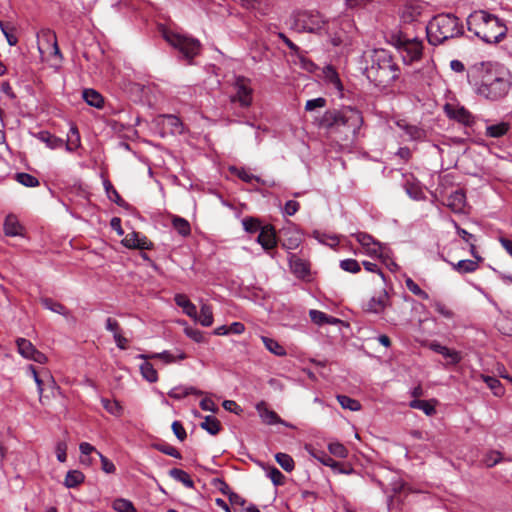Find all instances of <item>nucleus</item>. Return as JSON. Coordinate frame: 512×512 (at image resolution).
I'll use <instances>...</instances> for the list:
<instances>
[{
  "label": "nucleus",
  "instance_id": "nucleus-1",
  "mask_svg": "<svg viewBox=\"0 0 512 512\" xmlns=\"http://www.w3.org/2000/svg\"><path fill=\"white\" fill-rule=\"evenodd\" d=\"M479 81L474 83L475 93L489 101L504 99L512 86V75L508 69L497 64H482L477 68Z\"/></svg>",
  "mask_w": 512,
  "mask_h": 512
},
{
  "label": "nucleus",
  "instance_id": "nucleus-2",
  "mask_svg": "<svg viewBox=\"0 0 512 512\" xmlns=\"http://www.w3.org/2000/svg\"><path fill=\"white\" fill-rule=\"evenodd\" d=\"M362 124L361 112L350 106L327 110L320 119V126L328 133L338 135L342 141L354 137Z\"/></svg>",
  "mask_w": 512,
  "mask_h": 512
},
{
  "label": "nucleus",
  "instance_id": "nucleus-3",
  "mask_svg": "<svg viewBox=\"0 0 512 512\" xmlns=\"http://www.w3.org/2000/svg\"><path fill=\"white\" fill-rule=\"evenodd\" d=\"M364 73L376 87L386 89L398 79L400 70L389 51L375 49L370 55V64Z\"/></svg>",
  "mask_w": 512,
  "mask_h": 512
},
{
  "label": "nucleus",
  "instance_id": "nucleus-4",
  "mask_svg": "<svg viewBox=\"0 0 512 512\" xmlns=\"http://www.w3.org/2000/svg\"><path fill=\"white\" fill-rule=\"evenodd\" d=\"M467 28L483 42L489 44L499 43L507 33L503 20L484 10L474 11L468 16Z\"/></svg>",
  "mask_w": 512,
  "mask_h": 512
},
{
  "label": "nucleus",
  "instance_id": "nucleus-5",
  "mask_svg": "<svg viewBox=\"0 0 512 512\" xmlns=\"http://www.w3.org/2000/svg\"><path fill=\"white\" fill-rule=\"evenodd\" d=\"M426 30L428 41L432 45L442 44L446 40L459 37L464 33L460 19L450 13L434 16L429 21Z\"/></svg>",
  "mask_w": 512,
  "mask_h": 512
},
{
  "label": "nucleus",
  "instance_id": "nucleus-6",
  "mask_svg": "<svg viewBox=\"0 0 512 512\" xmlns=\"http://www.w3.org/2000/svg\"><path fill=\"white\" fill-rule=\"evenodd\" d=\"M162 34L163 38L177 49L184 58L192 60L199 54L201 48L199 40L169 30H164Z\"/></svg>",
  "mask_w": 512,
  "mask_h": 512
},
{
  "label": "nucleus",
  "instance_id": "nucleus-7",
  "mask_svg": "<svg viewBox=\"0 0 512 512\" xmlns=\"http://www.w3.org/2000/svg\"><path fill=\"white\" fill-rule=\"evenodd\" d=\"M294 25L299 32L316 33L325 25V20L318 12L303 11L294 14Z\"/></svg>",
  "mask_w": 512,
  "mask_h": 512
},
{
  "label": "nucleus",
  "instance_id": "nucleus-8",
  "mask_svg": "<svg viewBox=\"0 0 512 512\" xmlns=\"http://www.w3.org/2000/svg\"><path fill=\"white\" fill-rule=\"evenodd\" d=\"M234 94L231 95V102L239 103L242 108L251 106L253 100V89L250 79L244 76H236L232 84Z\"/></svg>",
  "mask_w": 512,
  "mask_h": 512
},
{
  "label": "nucleus",
  "instance_id": "nucleus-9",
  "mask_svg": "<svg viewBox=\"0 0 512 512\" xmlns=\"http://www.w3.org/2000/svg\"><path fill=\"white\" fill-rule=\"evenodd\" d=\"M396 45L403 53L404 62L412 63L421 58L422 42L416 38L409 39L401 35L397 38Z\"/></svg>",
  "mask_w": 512,
  "mask_h": 512
},
{
  "label": "nucleus",
  "instance_id": "nucleus-10",
  "mask_svg": "<svg viewBox=\"0 0 512 512\" xmlns=\"http://www.w3.org/2000/svg\"><path fill=\"white\" fill-rule=\"evenodd\" d=\"M444 112L448 118L466 126H471L474 123V116L464 106L446 103L444 105Z\"/></svg>",
  "mask_w": 512,
  "mask_h": 512
},
{
  "label": "nucleus",
  "instance_id": "nucleus-11",
  "mask_svg": "<svg viewBox=\"0 0 512 512\" xmlns=\"http://www.w3.org/2000/svg\"><path fill=\"white\" fill-rule=\"evenodd\" d=\"M138 359L149 360V359H160L165 364H171L177 361H181L187 358L185 352L178 350L177 354H172L169 351H163L160 353H152V354H139L137 356Z\"/></svg>",
  "mask_w": 512,
  "mask_h": 512
},
{
  "label": "nucleus",
  "instance_id": "nucleus-12",
  "mask_svg": "<svg viewBox=\"0 0 512 512\" xmlns=\"http://www.w3.org/2000/svg\"><path fill=\"white\" fill-rule=\"evenodd\" d=\"M390 306L389 295L383 290L378 297H372L365 306V311L375 314L384 312L386 307Z\"/></svg>",
  "mask_w": 512,
  "mask_h": 512
},
{
  "label": "nucleus",
  "instance_id": "nucleus-13",
  "mask_svg": "<svg viewBox=\"0 0 512 512\" xmlns=\"http://www.w3.org/2000/svg\"><path fill=\"white\" fill-rule=\"evenodd\" d=\"M122 243L127 248H136L140 250L151 249L153 244L145 236L140 237L139 233L131 232L127 234Z\"/></svg>",
  "mask_w": 512,
  "mask_h": 512
},
{
  "label": "nucleus",
  "instance_id": "nucleus-14",
  "mask_svg": "<svg viewBox=\"0 0 512 512\" xmlns=\"http://www.w3.org/2000/svg\"><path fill=\"white\" fill-rule=\"evenodd\" d=\"M257 242L265 249L270 250L277 244L276 233L272 225L263 226L257 237Z\"/></svg>",
  "mask_w": 512,
  "mask_h": 512
},
{
  "label": "nucleus",
  "instance_id": "nucleus-15",
  "mask_svg": "<svg viewBox=\"0 0 512 512\" xmlns=\"http://www.w3.org/2000/svg\"><path fill=\"white\" fill-rule=\"evenodd\" d=\"M289 266H290L292 273L297 278L304 279L310 274L309 264L305 260L299 258L295 254H290Z\"/></svg>",
  "mask_w": 512,
  "mask_h": 512
},
{
  "label": "nucleus",
  "instance_id": "nucleus-16",
  "mask_svg": "<svg viewBox=\"0 0 512 512\" xmlns=\"http://www.w3.org/2000/svg\"><path fill=\"white\" fill-rule=\"evenodd\" d=\"M37 385V390L39 393V401L43 403V392L45 390V387H48L53 392L55 389H58V386L56 385V382L49 371L44 370L42 372V376L36 377L34 380Z\"/></svg>",
  "mask_w": 512,
  "mask_h": 512
},
{
  "label": "nucleus",
  "instance_id": "nucleus-17",
  "mask_svg": "<svg viewBox=\"0 0 512 512\" xmlns=\"http://www.w3.org/2000/svg\"><path fill=\"white\" fill-rule=\"evenodd\" d=\"M454 213H461L464 211L466 205V196L462 190H456L447 197L446 204Z\"/></svg>",
  "mask_w": 512,
  "mask_h": 512
},
{
  "label": "nucleus",
  "instance_id": "nucleus-18",
  "mask_svg": "<svg viewBox=\"0 0 512 512\" xmlns=\"http://www.w3.org/2000/svg\"><path fill=\"white\" fill-rule=\"evenodd\" d=\"M256 410L264 423L273 425L281 422L280 417L276 412L270 410L264 401L259 402L256 405Z\"/></svg>",
  "mask_w": 512,
  "mask_h": 512
},
{
  "label": "nucleus",
  "instance_id": "nucleus-19",
  "mask_svg": "<svg viewBox=\"0 0 512 512\" xmlns=\"http://www.w3.org/2000/svg\"><path fill=\"white\" fill-rule=\"evenodd\" d=\"M429 348L432 351H434V352H436L438 354H441L445 358L450 359V363H452V364H457L461 360V356H460L459 352H457L455 350H451V349L447 348L446 346L441 345L440 343H438L436 341L431 342L429 344Z\"/></svg>",
  "mask_w": 512,
  "mask_h": 512
},
{
  "label": "nucleus",
  "instance_id": "nucleus-20",
  "mask_svg": "<svg viewBox=\"0 0 512 512\" xmlns=\"http://www.w3.org/2000/svg\"><path fill=\"white\" fill-rule=\"evenodd\" d=\"M175 303L183 309V312L196 320L197 318V309L196 306L188 299V297L184 294H176L174 297Z\"/></svg>",
  "mask_w": 512,
  "mask_h": 512
},
{
  "label": "nucleus",
  "instance_id": "nucleus-21",
  "mask_svg": "<svg viewBox=\"0 0 512 512\" xmlns=\"http://www.w3.org/2000/svg\"><path fill=\"white\" fill-rule=\"evenodd\" d=\"M320 461L325 466L331 467L332 470L336 473L351 474L353 472V468L350 464L335 461L333 458H331L328 455H325L323 458L320 459Z\"/></svg>",
  "mask_w": 512,
  "mask_h": 512
},
{
  "label": "nucleus",
  "instance_id": "nucleus-22",
  "mask_svg": "<svg viewBox=\"0 0 512 512\" xmlns=\"http://www.w3.org/2000/svg\"><path fill=\"white\" fill-rule=\"evenodd\" d=\"M23 227L14 215H8L4 222V231L7 236L22 235Z\"/></svg>",
  "mask_w": 512,
  "mask_h": 512
},
{
  "label": "nucleus",
  "instance_id": "nucleus-23",
  "mask_svg": "<svg viewBox=\"0 0 512 512\" xmlns=\"http://www.w3.org/2000/svg\"><path fill=\"white\" fill-rule=\"evenodd\" d=\"M103 185L107 197L110 201L114 202L115 204L122 208H128V203L124 199H122L118 191L114 188L113 184L108 179L103 181Z\"/></svg>",
  "mask_w": 512,
  "mask_h": 512
},
{
  "label": "nucleus",
  "instance_id": "nucleus-24",
  "mask_svg": "<svg viewBox=\"0 0 512 512\" xmlns=\"http://www.w3.org/2000/svg\"><path fill=\"white\" fill-rule=\"evenodd\" d=\"M41 304L48 310L58 313L60 315H63L67 317L69 315V310L60 302L53 300L49 297H42L40 299Z\"/></svg>",
  "mask_w": 512,
  "mask_h": 512
},
{
  "label": "nucleus",
  "instance_id": "nucleus-25",
  "mask_svg": "<svg viewBox=\"0 0 512 512\" xmlns=\"http://www.w3.org/2000/svg\"><path fill=\"white\" fill-rule=\"evenodd\" d=\"M85 480V475L80 470H70L67 472L64 485L67 488H76Z\"/></svg>",
  "mask_w": 512,
  "mask_h": 512
},
{
  "label": "nucleus",
  "instance_id": "nucleus-26",
  "mask_svg": "<svg viewBox=\"0 0 512 512\" xmlns=\"http://www.w3.org/2000/svg\"><path fill=\"white\" fill-rule=\"evenodd\" d=\"M83 99L88 105L95 108H101L104 104L102 95L94 89H85L83 91Z\"/></svg>",
  "mask_w": 512,
  "mask_h": 512
},
{
  "label": "nucleus",
  "instance_id": "nucleus-27",
  "mask_svg": "<svg viewBox=\"0 0 512 512\" xmlns=\"http://www.w3.org/2000/svg\"><path fill=\"white\" fill-rule=\"evenodd\" d=\"M409 406L414 409L422 410L427 416H432L436 413L435 401L414 399L409 403Z\"/></svg>",
  "mask_w": 512,
  "mask_h": 512
},
{
  "label": "nucleus",
  "instance_id": "nucleus-28",
  "mask_svg": "<svg viewBox=\"0 0 512 512\" xmlns=\"http://www.w3.org/2000/svg\"><path fill=\"white\" fill-rule=\"evenodd\" d=\"M169 475L176 481L181 482L187 488H194V481L190 475L179 468H172L169 470Z\"/></svg>",
  "mask_w": 512,
  "mask_h": 512
},
{
  "label": "nucleus",
  "instance_id": "nucleus-29",
  "mask_svg": "<svg viewBox=\"0 0 512 512\" xmlns=\"http://www.w3.org/2000/svg\"><path fill=\"white\" fill-rule=\"evenodd\" d=\"M162 118V124L165 127H168L170 130V133H182L183 125L180 119L175 115H163Z\"/></svg>",
  "mask_w": 512,
  "mask_h": 512
},
{
  "label": "nucleus",
  "instance_id": "nucleus-30",
  "mask_svg": "<svg viewBox=\"0 0 512 512\" xmlns=\"http://www.w3.org/2000/svg\"><path fill=\"white\" fill-rule=\"evenodd\" d=\"M38 138L46 143V145L51 149H56L62 147L65 143L64 140L61 138H58L48 131H41L38 134Z\"/></svg>",
  "mask_w": 512,
  "mask_h": 512
},
{
  "label": "nucleus",
  "instance_id": "nucleus-31",
  "mask_svg": "<svg viewBox=\"0 0 512 512\" xmlns=\"http://www.w3.org/2000/svg\"><path fill=\"white\" fill-rule=\"evenodd\" d=\"M200 427L211 435H217L221 430V423L214 416H206Z\"/></svg>",
  "mask_w": 512,
  "mask_h": 512
},
{
  "label": "nucleus",
  "instance_id": "nucleus-32",
  "mask_svg": "<svg viewBox=\"0 0 512 512\" xmlns=\"http://www.w3.org/2000/svg\"><path fill=\"white\" fill-rule=\"evenodd\" d=\"M510 128L509 123L500 122L486 127V135L492 138H499L504 136Z\"/></svg>",
  "mask_w": 512,
  "mask_h": 512
},
{
  "label": "nucleus",
  "instance_id": "nucleus-33",
  "mask_svg": "<svg viewBox=\"0 0 512 512\" xmlns=\"http://www.w3.org/2000/svg\"><path fill=\"white\" fill-rule=\"evenodd\" d=\"M18 352L26 359H30L35 352V346L25 338H18L16 340Z\"/></svg>",
  "mask_w": 512,
  "mask_h": 512
},
{
  "label": "nucleus",
  "instance_id": "nucleus-34",
  "mask_svg": "<svg viewBox=\"0 0 512 512\" xmlns=\"http://www.w3.org/2000/svg\"><path fill=\"white\" fill-rule=\"evenodd\" d=\"M140 372L144 379H146L150 383H155L158 380V373L153 365L145 360L140 365Z\"/></svg>",
  "mask_w": 512,
  "mask_h": 512
},
{
  "label": "nucleus",
  "instance_id": "nucleus-35",
  "mask_svg": "<svg viewBox=\"0 0 512 512\" xmlns=\"http://www.w3.org/2000/svg\"><path fill=\"white\" fill-rule=\"evenodd\" d=\"M263 344L265 345L266 349L269 350L271 353H273L276 356H285L286 350L285 348L280 345L276 340L262 336L261 337Z\"/></svg>",
  "mask_w": 512,
  "mask_h": 512
},
{
  "label": "nucleus",
  "instance_id": "nucleus-36",
  "mask_svg": "<svg viewBox=\"0 0 512 512\" xmlns=\"http://www.w3.org/2000/svg\"><path fill=\"white\" fill-rule=\"evenodd\" d=\"M204 327H209L213 324L212 307L207 304H202L200 308V315L196 318Z\"/></svg>",
  "mask_w": 512,
  "mask_h": 512
},
{
  "label": "nucleus",
  "instance_id": "nucleus-37",
  "mask_svg": "<svg viewBox=\"0 0 512 512\" xmlns=\"http://www.w3.org/2000/svg\"><path fill=\"white\" fill-rule=\"evenodd\" d=\"M454 270L461 274L471 273L477 270L478 263L473 260H460L457 263H451Z\"/></svg>",
  "mask_w": 512,
  "mask_h": 512
},
{
  "label": "nucleus",
  "instance_id": "nucleus-38",
  "mask_svg": "<svg viewBox=\"0 0 512 512\" xmlns=\"http://www.w3.org/2000/svg\"><path fill=\"white\" fill-rule=\"evenodd\" d=\"M172 226L181 236L185 237L191 233L190 223L182 217L174 216L172 219Z\"/></svg>",
  "mask_w": 512,
  "mask_h": 512
},
{
  "label": "nucleus",
  "instance_id": "nucleus-39",
  "mask_svg": "<svg viewBox=\"0 0 512 512\" xmlns=\"http://www.w3.org/2000/svg\"><path fill=\"white\" fill-rule=\"evenodd\" d=\"M337 400L343 409H348L350 411H359L361 409L360 402L349 396L338 395Z\"/></svg>",
  "mask_w": 512,
  "mask_h": 512
},
{
  "label": "nucleus",
  "instance_id": "nucleus-40",
  "mask_svg": "<svg viewBox=\"0 0 512 512\" xmlns=\"http://www.w3.org/2000/svg\"><path fill=\"white\" fill-rule=\"evenodd\" d=\"M0 29L10 46H15L18 43V38L14 34L15 28L13 25L0 20Z\"/></svg>",
  "mask_w": 512,
  "mask_h": 512
},
{
  "label": "nucleus",
  "instance_id": "nucleus-41",
  "mask_svg": "<svg viewBox=\"0 0 512 512\" xmlns=\"http://www.w3.org/2000/svg\"><path fill=\"white\" fill-rule=\"evenodd\" d=\"M275 460L286 472H291L294 469L295 463L289 454L279 452L275 455Z\"/></svg>",
  "mask_w": 512,
  "mask_h": 512
},
{
  "label": "nucleus",
  "instance_id": "nucleus-42",
  "mask_svg": "<svg viewBox=\"0 0 512 512\" xmlns=\"http://www.w3.org/2000/svg\"><path fill=\"white\" fill-rule=\"evenodd\" d=\"M80 145V135L76 126H72L70 128L68 134V141L65 143L66 149L68 151H73L78 148Z\"/></svg>",
  "mask_w": 512,
  "mask_h": 512
},
{
  "label": "nucleus",
  "instance_id": "nucleus-43",
  "mask_svg": "<svg viewBox=\"0 0 512 512\" xmlns=\"http://www.w3.org/2000/svg\"><path fill=\"white\" fill-rule=\"evenodd\" d=\"M112 507L117 512H137L133 503L123 498L114 500Z\"/></svg>",
  "mask_w": 512,
  "mask_h": 512
},
{
  "label": "nucleus",
  "instance_id": "nucleus-44",
  "mask_svg": "<svg viewBox=\"0 0 512 512\" xmlns=\"http://www.w3.org/2000/svg\"><path fill=\"white\" fill-rule=\"evenodd\" d=\"M398 126L405 130L411 140H420L424 137V131L417 126L398 123Z\"/></svg>",
  "mask_w": 512,
  "mask_h": 512
},
{
  "label": "nucleus",
  "instance_id": "nucleus-45",
  "mask_svg": "<svg viewBox=\"0 0 512 512\" xmlns=\"http://www.w3.org/2000/svg\"><path fill=\"white\" fill-rule=\"evenodd\" d=\"M103 407L107 412L114 416H120L122 414L123 408L120 403L116 400L102 399Z\"/></svg>",
  "mask_w": 512,
  "mask_h": 512
},
{
  "label": "nucleus",
  "instance_id": "nucleus-46",
  "mask_svg": "<svg viewBox=\"0 0 512 512\" xmlns=\"http://www.w3.org/2000/svg\"><path fill=\"white\" fill-rule=\"evenodd\" d=\"M16 180L26 187H36L39 185V180L35 176L24 172L17 173Z\"/></svg>",
  "mask_w": 512,
  "mask_h": 512
},
{
  "label": "nucleus",
  "instance_id": "nucleus-47",
  "mask_svg": "<svg viewBox=\"0 0 512 512\" xmlns=\"http://www.w3.org/2000/svg\"><path fill=\"white\" fill-rule=\"evenodd\" d=\"M483 379L488 387L493 391L495 396L503 395L504 389L497 378L492 376H483Z\"/></svg>",
  "mask_w": 512,
  "mask_h": 512
},
{
  "label": "nucleus",
  "instance_id": "nucleus-48",
  "mask_svg": "<svg viewBox=\"0 0 512 512\" xmlns=\"http://www.w3.org/2000/svg\"><path fill=\"white\" fill-rule=\"evenodd\" d=\"M153 447L163 454L169 455V456L177 458V459L182 458L180 452L175 447H173L169 444L158 443V444H154Z\"/></svg>",
  "mask_w": 512,
  "mask_h": 512
},
{
  "label": "nucleus",
  "instance_id": "nucleus-49",
  "mask_svg": "<svg viewBox=\"0 0 512 512\" xmlns=\"http://www.w3.org/2000/svg\"><path fill=\"white\" fill-rule=\"evenodd\" d=\"M242 224L244 230L248 233H255L258 230H261V223L257 218L254 217H246L242 220Z\"/></svg>",
  "mask_w": 512,
  "mask_h": 512
},
{
  "label": "nucleus",
  "instance_id": "nucleus-50",
  "mask_svg": "<svg viewBox=\"0 0 512 512\" xmlns=\"http://www.w3.org/2000/svg\"><path fill=\"white\" fill-rule=\"evenodd\" d=\"M328 450L332 455L339 458H346L348 456V450L339 442L330 443L328 445Z\"/></svg>",
  "mask_w": 512,
  "mask_h": 512
},
{
  "label": "nucleus",
  "instance_id": "nucleus-51",
  "mask_svg": "<svg viewBox=\"0 0 512 512\" xmlns=\"http://www.w3.org/2000/svg\"><path fill=\"white\" fill-rule=\"evenodd\" d=\"M340 267L349 273H358L361 270L360 264L355 259H345L340 261Z\"/></svg>",
  "mask_w": 512,
  "mask_h": 512
},
{
  "label": "nucleus",
  "instance_id": "nucleus-52",
  "mask_svg": "<svg viewBox=\"0 0 512 512\" xmlns=\"http://www.w3.org/2000/svg\"><path fill=\"white\" fill-rule=\"evenodd\" d=\"M483 461L487 467H493L502 461V454L499 451L492 450L485 455Z\"/></svg>",
  "mask_w": 512,
  "mask_h": 512
},
{
  "label": "nucleus",
  "instance_id": "nucleus-53",
  "mask_svg": "<svg viewBox=\"0 0 512 512\" xmlns=\"http://www.w3.org/2000/svg\"><path fill=\"white\" fill-rule=\"evenodd\" d=\"M268 477L275 486H282L285 483V476L276 467H271L268 471Z\"/></svg>",
  "mask_w": 512,
  "mask_h": 512
},
{
  "label": "nucleus",
  "instance_id": "nucleus-54",
  "mask_svg": "<svg viewBox=\"0 0 512 512\" xmlns=\"http://www.w3.org/2000/svg\"><path fill=\"white\" fill-rule=\"evenodd\" d=\"M326 106V99L323 97H318L315 99H310L306 102L305 110L306 111H314L317 108H324Z\"/></svg>",
  "mask_w": 512,
  "mask_h": 512
},
{
  "label": "nucleus",
  "instance_id": "nucleus-55",
  "mask_svg": "<svg viewBox=\"0 0 512 512\" xmlns=\"http://www.w3.org/2000/svg\"><path fill=\"white\" fill-rule=\"evenodd\" d=\"M382 249H383L382 244L377 240H374L373 242H371V245H369L368 247L365 248L366 252L369 255L376 256L379 258L383 257Z\"/></svg>",
  "mask_w": 512,
  "mask_h": 512
},
{
  "label": "nucleus",
  "instance_id": "nucleus-56",
  "mask_svg": "<svg viewBox=\"0 0 512 512\" xmlns=\"http://www.w3.org/2000/svg\"><path fill=\"white\" fill-rule=\"evenodd\" d=\"M352 236L356 238V240L363 248L368 247L369 245H371V242L375 240L370 234L365 232H358L356 234H353Z\"/></svg>",
  "mask_w": 512,
  "mask_h": 512
},
{
  "label": "nucleus",
  "instance_id": "nucleus-57",
  "mask_svg": "<svg viewBox=\"0 0 512 512\" xmlns=\"http://www.w3.org/2000/svg\"><path fill=\"white\" fill-rule=\"evenodd\" d=\"M172 430L175 436L178 440L184 441L187 437V433L185 428L183 427L182 423L180 421H174L172 423Z\"/></svg>",
  "mask_w": 512,
  "mask_h": 512
},
{
  "label": "nucleus",
  "instance_id": "nucleus-58",
  "mask_svg": "<svg viewBox=\"0 0 512 512\" xmlns=\"http://www.w3.org/2000/svg\"><path fill=\"white\" fill-rule=\"evenodd\" d=\"M98 456L101 460V469L107 474L115 473V471H116L115 465L101 453H98Z\"/></svg>",
  "mask_w": 512,
  "mask_h": 512
},
{
  "label": "nucleus",
  "instance_id": "nucleus-59",
  "mask_svg": "<svg viewBox=\"0 0 512 512\" xmlns=\"http://www.w3.org/2000/svg\"><path fill=\"white\" fill-rule=\"evenodd\" d=\"M311 320L317 325H324L327 320V314L319 310H310L309 312Z\"/></svg>",
  "mask_w": 512,
  "mask_h": 512
},
{
  "label": "nucleus",
  "instance_id": "nucleus-60",
  "mask_svg": "<svg viewBox=\"0 0 512 512\" xmlns=\"http://www.w3.org/2000/svg\"><path fill=\"white\" fill-rule=\"evenodd\" d=\"M278 37L285 43V45L293 54L298 55L300 53V48L295 43H293L284 33L279 32Z\"/></svg>",
  "mask_w": 512,
  "mask_h": 512
},
{
  "label": "nucleus",
  "instance_id": "nucleus-61",
  "mask_svg": "<svg viewBox=\"0 0 512 512\" xmlns=\"http://www.w3.org/2000/svg\"><path fill=\"white\" fill-rule=\"evenodd\" d=\"M225 410L239 415L242 412V408L233 400H225L222 403Z\"/></svg>",
  "mask_w": 512,
  "mask_h": 512
},
{
  "label": "nucleus",
  "instance_id": "nucleus-62",
  "mask_svg": "<svg viewBox=\"0 0 512 512\" xmlns=\"http://www.w3.org/2000/svg\"><path fill=\"white\" fill-rule=\"evenodd\" d=\"M200 407L202 410L204 411H210V412H217L218 411V407L217 405L214 403V401L210 398H204L200 401Z\"/></svg>",
  "mask_w": 512,
  "mask_h": 512
},
{
  "label": "nucleus",
  "instance_id": "nucleus-63",
  "mask_svg": "<svg viewBox=\"0 0 512 512\" xmlns=\"http://www.w3.org/2000/svg\"><path fill=\"white\" fill-rule=\"evenodd\" d=\"M67 444L63 441L58 442L56 446L57 459L60 462H65L67 459Z\"/></svg>",
  "mask_w": 512,
  "mask_h": 512
},
{
  "label": "nucleus",
  "instance_id": "nucleus-64",
  "mask_svg": "<svg viewBox=\"0 0 512 512\" xmlns=\"http://www.w3.org/2000/svg\"><path fill=\"white\" fill-rule=\"evenodd\" d=\"M300 204L297 201L289 200L285 203L284 213L292 216L299 210Z\"/></svg>",
  "mask_w": 512,
  "mask_h": 512
}]
</instances>
